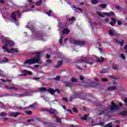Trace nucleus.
Masks as SVG:
<instances>
[{
    "mask_svg": "<svg viewBox=\"0 0 127 127\" xmlns=\"http://www.w3.org/2000/svg\"><path fill=\"white\" fill-rule=\"evenodd\" d=\"M109 35L112 36H119V34L114 29H111L109 31Z\"/></svg>",
    "mask_w": 127,
    "mask_h": 127,
    "instance_id": "10",
    "label": "nucleus"
},
{
    "mask_svg": "<svg viewBox=\"0 0 127 127\" xmlns=\"http://www.w3.org/2000/svg\"><path fill=\"white\" fill-rule=\"evenodd\" d=\"M106 15H107V16H112V15H114L115 14V13L113 11L110 12H106Z\"/></svg>",
    "mask_w": 127,
    "mask_h": 127,
    "instance_id": "22",
    "label": "nucleus"
},
{
    "mask_svg": "<svg viewBox=\"0 0 127 127\" xmlns=\"http://www.w3.org/2000/svg\"><path fill=\"white\" fill-rule=\"evenodd\" d=\"M111 104L112 106L110 107V112H114V111H117V110H119V106L116 105L115 104V102L112 101Z\"/></svg>",
    "mask_w": 127,
    "mask_h": 127,
    "instance_id": "8",
    "label": "nucleus"
},
{
    "mask_svg": "<svg viewBox=\"0 0 127 127\" xmlns=\"http://www.w3.org/2000/svg\"><path fill=\"white\" fill-rule=\"evenodd\" d=\"M0 76H1V77L5 76V74H4V73L2 71H1V70H0Z\"/></svg>",
    "mask_w": 127,
    "mask_h": 127,
    "instance_id": "36",
    "label": "nucleus"
},
{
    "mask_svg": "<svg viewBox=\"0 0 127 127\" xmlns=\"http://www.w3.org/2000/svg\"><path fill=\"white\" fill-rule=\"evenodd\" d=\"M7 114L5 112H1L0 113V117H5L6 116Z\"/></svg>",
    "mask_w": 127,
    "mask_h": 127,
    "instance_id": "35",
    "label": "nucleus"
},
{
    "mask_svg": "<svg viewBox=\"0 0 127 127\" xmlns=\"http://www.w3.org/2000/svg\"><path fill=\"white\" fill-rule=\"evenodd\" d=\"M47 92L51 94V95H54L57 92V94H60V91L58 89H55V90L52 88H49L47 90Z\"/></svg>",
    "mask_w": 127,
    "mask_h": 127,
    "instance_id": "9",
    "label": "nucleus"
},
{
    "mask_svg": "<svg viewBox=\"0 0 127 127\" xmlns=\"http://www.w3.org/2000/svg\"><path fill=\"white\" fill-rule=\"evenodd\" d=\"M43 111L44 112H45V111H47L50 113V114H52V115H56V113H57V111H56V110L53 108H51V110H48V109L46 110H43Z\"/></svg>",
    "mask_w": 127,
    "mask_h": 127,
    "instance_id": "12",
    "label": "nucleus"
},
{
    "mask_svg": "<svg viewBox=\"0 0 127 127\" xmlns=\"http://www.w3.org/2000/svg\"><path fill=\"white\" fill-rule=\"evenodd\" d=\"M50 57H51V56L50 55H47L46 58L48 59Z\"/></svg>",
    "mask_w": 127,
    "mask_h": 127,
    "instance_id": "63",
    "label": "nucleus"
},
{
    "mask_svg": "<svg viewBox=\"0 0 127 127\" xmlns=\"http://www.w3.org/2000/svg\"><path fill=\"white\" fill-rule=\"evenodd\" d=\"M100 7H102V8H105L106 7V6H107V5H106L105 4H101L100 5Z\"/></svg>",
    "mask_w": 127,
    "mask_h": 127,
    "instance_id": "45",
    "label": "nucleus"
},
{
    "mask_svg": "<svg viewBox=\"0 0 127 127\" xmlns=\"http://www.w3.org/2000/svg\"><path fill=\"white\" fill-rule=\"evenodd\" d=\"M2 42H3V43H5V45H7V48L8 46L11 47H13V46H14V43L12 41L7 40L4 38L2 39Z\"/></svg>",
    "mask_w": 127,
    "mask_h": 127,
    "instance_id": "5",
    "label": "nucleus"
},
{
    "mask_svg": "<svg viewBox=\"0 0 127 127\" xmlns=\"http://www.w3.org/2000/svg\"><path fill=\"white\" fill-rule=\"evenodd\" d=\"M4 88L7 90H11V89L12 88V86H5Z\"/></svg>",
    "mask_w": 127,
    "mask_h": 127,
    "instance_id": "38",
    "label": "nucleus"
},
{
    "mask_svg": "<svg viewBox=\"0 0 127 127\" xmlns=\"http://www.w3.org/2000/svg\"><path fill=\"white\" fill-rule=\"evenodd\" d=\"M53 11L51 10H50L49 12L47 13V14L49 15V16H51V15L50 14L51 13H52Z\"/></svg>",
    "mask_w": 127,
    "mask_h": 127,
    "instance_id": "48",
    "label": "nucleus"
},
{
    "mask_svg": "<svg viewBox=\"0 0 127 127\" xmlns=\"http://www.w3.org/2000/svg\"><path fill=\"white\" fill-rule=\"evenodd\" d=\"M41 3H42V1L41 0H40L39 1L36 2L35 3V4L36 5L38 6V5H40Z\"/></svg>",
    "mask_w": 127,
    "mask_h": 127,
    "instance_id": "33",
    "label": "nucleus"
},
{
    "mask_svg": "<svg viewBox=\"0 0 127 127\" xmlns=\"http://www.w3.org/2000/svg\"><path fill=\"white\" fill-rule=\"evenodd\" d=\"M63 42V37L62 36H61L60 40H59V43L60 44H61Z\"/></svg>",
    "mask_w": 127,
    "mask_h": 127,
    "instance_id": "43",
    "label": "nucleus"
},
{
    "mask_svg": "<svg viewBox=\"0 0 127 127\" xmlns=\"http://www.w3.org/2000/svg\"><path fill=\"white\" fill-rule=\"evenodd\" d=\"M0 80H1L2 81V82H6V81H7V82H9V83H10L11 82V80L7 79V80H5L2 78H1Z\"/></svg>",
    "mask_w": 127,
    "mask_h": 127,
    "instance_id": "44",
    "label": "nucleus"
},
{
    "mask_svg": "<svg viewBox=\"0 0 127 127\" xmlns=\"http://www.w3.org/2000/svg\"><path fill=\"white\" fill-rule=\"evenodd\" d=\"M89 23H90V25L91 26V27H93V26H94V25H96V24H97V23L95 22H89Z\"/></svg>",
    "mask_w": 127,
    "mask_h": 127,
    "instance_id": "37",
    "label": "nucleus"
},
{
    "mask_svg": "<svg viewBox=\"0 0 127 127\" xmlns=\"http://www.w3.org/2000/svg\"><path fill=\"white\" fill-rule=\"evenodd\" d=\"M94 80L97 82H99V81H100V80H99V78H98V77H94Z\"/></svg>",
    "mask_w": 127,
    "mask_h": 127,
    "instance_id": "60",
    "label": "nucleus"
},
{
    "mask_svg": "<svg viewBox=\"0 0 127 127\" xmlns=\"http://www.w3.org/2000/svg\"><path fill=\"white\" fill-rule=\"evenodd\" d=\"M104 127H113L112 126V123H109L107 125L104 126Z\"/></svg>",
    "mask_w": 127,
    "mask_h": 127,
    "instance_id": "42",
    "label": "nucleus"
},
{
    "mask_svg": "<svg viewBox=\"0 0 127 127\" xmlns=\"http://www.w3.org/2000/svg\"><path fill=\"white\" fill-rule=\"evenodd\" d=\"M109 72V70L108 69H103L100 73H108Z\"/></svg>",
    "mask_w": 127,
    "mask_h": 127,
    "instance_id": "40",
    "label": "nucleus"
},
{
    "mask_svg": "<svg viewBox=\"0 0 127 127\" xmlns=\"http://www.w3.org/2000/svg\"><path fill=\"white\" fill-rule=\"evenodd\" d=\"M79 79L80 80H81V81H83V80H84V76L82 75L79 76Z\"/></svg>",
    "mask_w": 127,
    "mask_h": 127,
    "instance_id": "52",
    "label": "nucleus"
},
{
    "mask_svg": "<svg viewBox=\"0 0 127 127\" xmlns=\"http://www.w3.org/2000/svg\"><path fill=\"white\" fill-rule=\"evenodd\" d=\"M5 60H2L0 61V64H3V63H5V62H7L8 61V59L6 58H4Z\"/></svg>",
    "mask_w": 127,
    "mask_h": 127,
    "instance_id": "27",
    "label": "nucleus"
},
{
    "mask_svg": "<svg viewBox=\"0 0 127 127\" xmlns=\"http://www.w3.org/2000/svg\"><path fill=\"white\" fill-rule=\"evenodd\" d=\"M124 102H125V103H126L127 104V98H125L124 100Z\"/></svg>",
    "mask_w": 127,
    "mask_h": 127,
    "instance_id": "64",
    "label": "nucleus"
},
{
    "mask_svg": "<svg viewBox=\"0 0 127 127\" xmlns=\"http://www.w3.org/2000/svg\"><path fill=\"white\" fill-rule=\"evenodd\" d=\"M121 58H122V59H126V57L125 56V55L123 54H121Z\"/></svg>",
    "mask_w": 127,
    "mask_h": 127,
    "instance_id": "55",
    "label": "nucleus"
},
{
    "mask_svg": "<svg viewBox=\"0 0 127 127\" xmlns=\"http://www.w3.org/2000/svg\"><path fill=\"white\" fill-rule=\"evenodd\" d=\"M2 49L4 52H7L8 54L10 53H18V49L12 48L11 49L7 48V45H4L2 46Z\"/></svg>",
    "mask_w": 127,
    "mask_h": 127,
    "instance_id": "3",
    "label": "nucleus"
},
{
    "mask_svg": "<svg viewBox=\"0 0 127 127\" xmlns=\"http://www.w3.org/2000/svg\"><path fill=\"white\" fill-rule=\"evenodd\" d=\"M55 119H56L57 123H59L60 124H62V122L61 121V119H60L58 117H57L56 116H55Z\"/></svg>",
    "mask_w": 127,
    "mask_h": 127,
    "instance_id": "24",
    "label": "nucleus"
},
{
    "mask_svg": "<svg viewBox=\"0 0 127 127\" xmlns=\"http://www.w3.org/2000/svg\"><path fill=\"white\" fill-rule=\"evenodd\" d=\"M117 88L116 86H111L109 87H108L107 90L108 91H116L117 90Z\"/></svg>",
    "mask_w": 127,
    "mask_h": 127,
    "instance_id": "17",
    "label": "nucleus"
},
{
    "mask_svg": "<svg viewBox=\"0 0 127 127\" xmlns=\"http://www.w3.org/2000/svg\"><path fill=\"white\" fill-rule=\"evenodd\" d=\"M51 63V60H48L46 61V64H50Z\"/></svg>",
    "mask_w": 127,
    "mask_h": 127,
    "instance_id": "53",
    "label": "nucleus"
},
{
    "mask_svg": "<svg viewBox=\"0 0 127 127\" xmlns=\"http://www.w3.org/2000/svg\"><path fill=\"white\" fill-rule=\"evenodd\" d=\"M112 21L110 22V24L113 26V25H114L116 23V19L114 18H112Z\"/></svg>",
    "mask_w": 127,
    "mask_h": 127,
    "instance_id": "25",
    "label": "nucleus"
},
{
    "mask_svg": "<svg viewBox=\"0 0 127 127\" xmlns=\"http://www.w3.org/2000/svg\"><path fill=\"white\" fill-rule=\"evenodd\" d=\"M66 87H71V86L72 85V83L70 82H64Z\"/></svg>",
    "mask_w": 127,
    "mask_h": 127,
    "instance_id": "26",
    "label": "nucleus"
},
{
    "mask_svg": "<svg viewBox=\"0 0 127 127\" xmlns=\"http://www.w3.org/2000/svg\"><path fill=\"white\" fill-rule=\"evenodd\" d=\"M71 82H77V79L75 77L71 78Z\"/></svg>",
    "mask_w": 127,
    "mask_h": 127,
    "instance_id": "47",
    "label": "nucleus"
},
{
    "mask_svg": "<svg viewBox=\"0 0 127 127\" xmlns=\"http://www.w3.org/2000/svg\"><path fill=\"white\" fill-rule=\"evenodd\" d=\"M72 110H73V111L74 112V113H77L78 112V110L76 109V108L75 107H73L72 108Z\"/></svg>",
    "mask_w": 127,
    "mask_h": 127,
    "instance_id": "51",
    "label": "nucleus"
},
{
    "mask_svg": "<svg viewBox=\"0 0 127 127\" xmlns=\"http://www.w3.org/2000/svg\"><path fill=\"white\" fill-rule=\"evenodd\" d=\"M62 63H63V62L62 61H59L57 64V65L56 66V68H58V67H60V66H61V65H62Z\"/></svg>",
    "mask_w": 127,
    "mask_h": 127,
    "instance_id": "23",
    "label": "nucleus"
},
{
    "mask_svg": "<svg viewBox=\"0 0 127 127\" xmlns=\"http://www.w3.org/2000/svg\"><path fill=\"white\" fill-rule=\"evenodd\" d=\"M26 28H29L30 29L32 33H33V31H34V27H33L32 26H30L29 23H28L25 26Z\"/></svg>",
    "mask_w": 127,
    "mask_h": 127,
    "instance_id": "16",
    "label": "nucleus"
},
{
    "mask_svg": "<svg viewBox=\"0 0 127 127\" xmlns=\"http://www.w3.org/2000/svg\"><path fill=\"white\" fill-rule=\"evenodd\" d=\"M119 115H121L122 116L126 117V116H127V111H122L119 113Z\"/></svg>",
    "mask_w": 127,
    "mask_h": 127,
    "instance_id": "29",
    "label": "nucleus"
},
{
    "mask_svg": "<svg viewBox=\"0 0 127 127\" xmlns=\"http://www.w3.org/2000/svg\"><path fill=\"white\" fill-rule=\"evenodd\" d=\"M88 117H89V115L88 114H85L84 116L81 117V119L83 120L84 121H86L87 119H88Z\"/></svg>",
    "mask_w": 127,
    "mask_h": 127,
    "instance_id": "28",
    "label": "nucleus"
},
{
    "mask_svg": "<svg viewBox=\"0 0 127 127\" xmlns=\"http://www.w3.org/2000/svg\"><path fill=\"white\" fill-rule=\"evenodd\" d=\"M88 120H90L89 122H90V123H94V120H93V119H91L90 118H88Z\"/></svg>",
    "mask_w": 127,
    "mask_h": 127,
    "instance_id": "59",
    "label": "nucleus"
},
{
    "mask_svg": "<svg viewBox=\"0 0 127 127\" xmlns=\"http://www.w3.org/2000/svg\"><path fill=\"white\" fill-rule=\"evenodd\" d=\"M32 0H29L28 1H29V5H31V3L32 2Z\"/></svg>",
    "mask_w": 127,
    "mask_h": 127,
    "instance_id": "61",
    "label": "nucleus"
},
{
    "mask_svg": "<svg viewBox=\"0 0 127 127\" xmlns=\"http://www.w3.org/2000/svg\"><path fill=\"white\" fill-rule=\"evenodd\" d=\"M124 49L126 50V52H127V45L124 47Z\"/></svg>",
    "mask_w": 127,
    "mask_h": 127,
    "instance_id": "62",
    "label": "nucleus"
},
{
    "mask_svg": "<svg viewBox=\"0 0 127 127\" xmlns=\"http://www.w3.org/2000/svg\"><path fill=\"white\" fill-rule=\"evenodd\" d=\"M62 100L64 102H68V99L66 97H63Z\"/></svg>",
    "mask_w": 127,
    "mask_h": 127,
    "instance_id": "49",
    "label": "nucleus"
},
{
    "mask_svg": "<svg viewBox=\"0 0 127 127\" xmlns=\"http://www.w3.org/2000/svg\"><path fill=\"white\" fill-rule=\"evenodd\" d=\"M95 85H96V82H91V83L89 84V86H90V87H96Z\"/></svg>",
    "mask_w": 127,
    "mask_h": 127,
    "instance_id": "34",
    "label": "nucleus"
},
{
    "mask_svg": "<svg viewBox=\"0 0 127 127\" xmlns=\"http://www.w3.org/2000/svg\"><path fill=\"white\" fill-rule=\"evenodd\" d=\"M95 58H96V61H97V62H100V63H102V62H103L105 60V59H104V58L102 57H101L100 58H99L98 57H95Z\"/></svg>",
    "mask_w": 127,
    "mask_h": 127,
    "instance_id": "14",
    "label": "nucleus"
},
{
    "mask_svg": "<svg viewBox=\"0 0 127 127\" xmlns=\"http://www.w3.org/2000/svg\"><path fill=\"white\" fill-rule=\"evenodd\" d=\"M22 73L24 74V75H31L32 74V72L29 70H27L26 69L23 70L22 71Z\"/></svg>",
    "mask_w": 127,
    "mask_h": 127,
    "instance_id": "13",
    "label": "nucleus"
},
{
    "mask_svg": "<svg viewBox=\"0 0 127 127\" xmlns=\"http://www.w3.org/2000/svg\"><path fill=\"white\" fill-rule=\"evenodd\" d=\"M97 13L99 16H101V17H105L106 15V12H103L101 13L100 12H97Z\"/></svg>",
    "mask_w": 127,
    "mask_h": 127,
    "instance_id": "19",
    "label": "nucleus"
},
{
    "mask_svg": "<svg viewBox=\"0 0 127 127\" xmlns=\"http://www.w3.org/2000/svg\"><path fill=\"white\" fill-rule=\"evenodd\" d=\"M102 82H107L108 81V78H102Z\"/></svg>",
    "mask_w": 127,
    "mask_h": 127,
    "instance_id": "54",
    "label": "nucleus"
},
{
    "mask_svg": "<svg viewBox=\"0 0 127 127\" xmlns=\"http://www.w3.org/2000/svg\"><path fill=\"white\" fill-rule=\"evenodd\" d=\"M98 0H91V3H93V4H96V3H98Z\"/></svg>",
    "mask_w": 127,
    "mask_h": 127,
    "instance_id": "39",
    "label": "nucleus"
},
{
    "mask_svg": "<svg viewBox=\"0 0 127 127\" xmlns=\"http://www.w3.org/2000/svg\"><path fill=\"white\" fill-rule=\"evenodd\" d=\"M113 69H114V70H117L118 69V65L116 64H114L113 66Z\"/></svg>",
    "mask_w": 127,
    "mask_h": 127,
    "instance_id": "46",
    "label": "nucleus"
},
{
    "mask_svg": "<svg viewBox=\"0 0 127 127\" xmlns=\"http://www.w3.org/2000/svg\"><path fill=\"white\" fill-rule=\"evenodd\" d=\"M70 42L74 45H79V46H83L85 45V42L84 41H76L75 40L71 39Z\"/></svg>",
    "mask_w": 127,
    "mask_h": 127,
    "instance_id": "6",
    "label": "nucleus"
},
{
    "mask_svg": "<svg viewBox=\"0 0 127 127\" xmlns=\"http://www.w3.org/2000/svg\"><path fill=\"white\" fill-rule=\"evenodd\" d=\"M11 90H14V91H15L16 92V91H17L18 90V89L16 87L12 86Z\"/></svg>",
    "mask_w": 127,
    "mask_h": 127,
    "instance_id": "50",
    "label": "nucleus"
},
{
    "mask_svg": "<svg viewBox=\"0 0 127 127\" xmlns=\"http://www.w3.org/2000/svg\"><path fill=\"white\" fill-rule=\"evenodd\" d=\"M18 14L19 17H20V11H18L17 12H13L12 13V15L11 16L12 18V22L14 23H15V24H17V25L18 24V21H17V19H16V15Z\"/></svg>",
    "mask_w": 127,
    "mask_h": 127,
    "instance_id": "4",
    "label": "nucleus"
},
{
    "mask_svg": "<svg viewBox=\"0 0 127 127\" xmlns=\"http://www.w3.org/2000/svg\"><path fill=\"white\" fill-rule=\"evenodd\" d=\"M25 113L27 115H31V111H26Z\"/></svg>",
    "mask_w": 127,
    "mask_h": 127,
    "instance_id": "56",
    "label": "nucleus"
},
{
    "mask_svg": "<svg viewBox=\"0 0 127 127\" xmlns=\"http://www.w3.org/2000/svg\"><path fill=\"white\" fill-rule=\"evenodd\" d=\"M40 53H41V52L34 53V54H37L35 57L25 61L24 64L27 65L36 64V63L40 64V63H41V61H40Z\"/></svg>",
    "mask_w": 127,
    "mask_h": 127,
    "instance_id": "1",
    "label": "nucleus"
},
{
    "mask_svg": "<svg viewBox=\"0 0 127 127\" xmlns=\"http://www.w3.org/2000/svg\"><path fill=\"white\" fill-rule=\"evenodd\" d=\"M35 91H26L25 92V94H19L18 95V97H27L29 96H32V93L34 92Z\"/></svg>",
    "mask_w": 127,
    "mask_h": 127,
    "instance_id": "7",
    "label": "nucleus"
},
{
    "mask_svg": "<svg viewBox=\"0 0 127 127\" xmlns=\"http://www.w3.org/2000/svg\"><path fill=\"white\" fill-rule=\"evenodd\" d=\"M74 97L73 98L72 97H70L71 102H72V101H73V99H75V98H80V96H81V94H80V93H74Z\"/></svg>",
    "mask_w": 127,
    "mask_h": 127,
    "instance_id": "15",
    "label": "nucleus"
},
{
    "mask_svg": "<svg viewBox=\"0 0 127 127\" xmlns=\"http://www.w3.org/2000/svg\"><path fill=\"white\" fill-rule=\"evenodd\" d=\"M116 42H117V43L120 44L121 46H123V45H124V40H122L121 42H120V41L118 40V39H116Z\"/></svg>",
    "mask_w": 127,
    "mask_h": 127,
    "instance_id": "30",
    "label": "nucleus"
},
{
    "mask_svg": "<svg viewBox=\"0 0 127 127\" xmlns=\"http://www.w3.org/2000/svg\"><path fill=\"white\" fill-rule=\"evenodd\" d=\"M104 122H99V123H97V124H95V125H93V126H104Z\"/></svg>",
    "mask_w": 127,
    "mask_h": 127,
    "instance_id": "31",
    "label": "nucleus"
},
{
    "mask_svg": "<svg viewBox=\"0 0 127 127\" xmlns=\"http://www.w3.org/2000/svg\"><path fill=\"white\" fill-rule=\"evenodd\" d=\"M80 63H86L87 64H89V65H93L94 64V61L93 59L91 58H85L83 60H79L75 62L76 67L78 70H82V68L78 65V64Z\"/></svg>",
    "mask_w": 127,
    "mask_h": 127,
    "instance_id": "2",
    "label": "nucleus"
},
{
    "mask_svg": "<svg viewBox=\"0 0 127 127\" xmlns=\"http://www.w3.org/2000/svg\"><path fill=\"white\" fill-rule=\"evenodd\" d=\"M37 105V103H35L32 105H30L29 106V108H34L35 107V105Z\"/></svg>",
    "mask_w": 127,
    "mask_h": 127,
    "instance_id": "41",
    "label": "nucleus"
},
{
    "mask_svg": "<svg viewBox=\"0 0 127 127\" xmlns=\"http://www.w3.org/2000/svg\"><path fill=\"white\" fill-rule=\"evenodd\" d=\"M69 29H68L67 28L64 29L63 31V34H68L69 33Z\"/></svg>",
    "mask_w": 127,
    "mask_h": 127,
    "instance_id": "21",
    "label": "nucleus"
},
{
    "mask_svg": "<svg viewBox=\"0 0 127 127\" xmlns=\"http://www.w3.org/2000/svg\"><path fill=\"white\" fill-rule=\"evenodd\" d=\"M74 19H75V17H71L68 20H69V21H72V20H74Z\"/></svg>",
    "mask_w": 127,
    "mask_h": 127,
    "instance_id": "57",
    "label": "nucleus"
},
{
    "mask_svg": "<svg viewBox=\"0 0 127 127\" xmlns=\"http://www.w3.org/2000/svg\"><path fill=\"white\" fill-rule=\"evenodd\" d=\"M21 115L20 112H10L9 113V116L10 117H13V118H16L18 116Z\"/></svg>",
    "mask_w": 127,
    "mask_h": 127,
    "instance_id": "11",
    "label": "nucleus"
},
{
    "mask_svg": "<svg viewBox=\"0 0 127 127\" xmlns=\"http://www.w3.org/2000/svg\"><path fill=\"white\" fill-rule=\"evenodd\" d=\"M59 80H60V77H59V76H57L55 78V80H56V81H59Z\"/></svg>",
    "mask_w": 127,
    "mask_h": 127,
    "instance_id": "58",
    "label": "nucleus"
},
{
    "mask_svg": "<svg viewBox=\"0 0 127 127\" xmlns=\"http://www.w3.org/2000/svg\"><path fill=\"white\" fill-rule=\"evenodd\" d=\"M109 108H107L106 110L105 111H103V112L102 113H100L99 114V116H101V115H103V114H106V111L108 112H109Z\"/></svg>",
    "mask_w": 127,
    "mask_h": 127,
    "instance_id": "32",
    "label": "nucleus"
},
{
    "mask_svg": "<svg viewBox=\"0 0 127 127\" xmlns=\"http://www.w3.org/2000/svg\"><path fill=\"white\" fill-rule=\"evenodd\" d=\"M37 38L39 40H42V41H45V40L43 39V36L41 34L38 35L37 36Z\"/></svg>",
    "mask_w": 127,
    "mask_h": 127,
    "instance_id": "18",
    "label": "nucleus"
},
{
    "mask_svg": "<svg viewBox=\"0 0 127 127\" xmlns=\"http://www.w3.org/2000/svg\"><path fill=\"white\" fill-rule=\"evenodd\" d=\"M38 90L40 92H45L46 91L47 92V90L48 89H47L46 87H41V88H39Z\"/></svg>",
    "mask_w": 127,
    "mask_h": 127,
    "instance_id": "20",
    "label": "nucleus"
}]
</instances>
